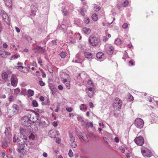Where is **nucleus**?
I'll return each instance as SVG.
<instances>
[{"label":"nucleus","mask_w":158,"mask_h":158,"mask_svg":"<svg viewBox=\"0 0 158 158\" xmlns=\"http://www.w3.org/2000/svg\"><path fill=\"white\" fill-rule=\"evenodd\" d=\"M31 117L30 114L23 117L21 118L22 124L27 127L31 126L32 124L34 123V121Z\"/></svg>","instance_id":"nucleus-1"},{"label":"nucleus","mask_w":158,"mask_h":158,"mask_svg":"<svg viewBox=\"0 0 158 158\" xmlns=\"http://www.w3.org/2000/svg\"><path fill=\"white\" fill-rule=\"evenodd\" d=\"M89 42L90 45L93 46H99L101 44L100 39L96 37L90 36L89 38Z\"/></svg>","instance_id":"nucleus-2"},{"label":"nucleus","mask_w":158,"mask_h":158,"mask_svg":"<svg viewBox=\"0 0 158 158\" xmlns=\"http://www.w3.org/2000/svg\"><path fill=\"white\" fill-rule=\"evenodd\" d=\"M19 111V106L16 104H14L12 106V110L9 109L8 110V115L11 117L15 114H17Z\"/></svg>","instance_id":"nucleus-3"},{"label":"nucleus","mask_w":158,"mask_h":158,"mask_svg":"<svg viewBox=\"0 0 158 158\" xmlns=\"http://www.w3.org/2000/svg\"><path fill=\"white\" fill-rule=\"evenodd\" d=\"M49 124V121L46 118H41L40 121L36 122V125L43 126L44 127H46L48 126Z\"/></svg>","instance_id":"nucleus-4"},{"label":"nucleus","mask_w":158,"mask_h":158,"mask_svg":"<svg viewBox=\"0 0 158 158\" xmlns=\"http://www.w3.org/2000/svg\"><path fill=\"white\" fill-rule=\"evenodd\" d=\"M122 101L118 98H116L113 104V106L115 110L119 111L122 105Z\"/></svg>","instance_id":"nucleus-5"},{"label":"nucleus","mask_w":158,"mask_h":158,"mask_svg":"<svg viewBox=\"0 0 158 158\" xmlns=\"http://www.w3.org/2000/svg\"><path fill=\"white\" fill-rule=\"evenodd\" d=\"M134 124L136 127L141 129L143 127L144 122L141 118H137L135 120Z\"/></svg>","instance_id":"nucleus-6"},{"label":"nucleus","mask_w":158,"mask_h":158,"mask_svg":"<svg viewBox=\"0 0 158 158\" xmlns=\"http://www.w3.org/2000/svg\"><path fill=\"white\" fill-rule=\"evenodd\" d=\"M10 82L11 85L15 87L17 86L18 81L17 76L15 75L12 74L11 75L10 78Z\"/></svg>","instance_id":"nucleus-7"},{"label":"nucleus","mask_w":158,"mask_h":158,"mask_svg":"<svg viewBox=\"0 0 158 158\" xmlns=\"http://www.w3.org/2000/svg\"><path fill=\"white\" fill-rule=\"evenodd\" d=\"M134 141L137 145L140 146L142 145L144 143V139L141 136L136 138Z\"/></svg>","instance_id":"nucleus-8"},{"label":"nucleus","mask_w":158,"mask_h":158,"mask_svg":"<svg viewBox=\"0 0 158 158\" xmlns=\"http://www.w3.org/2000/svg\"><path fill=\"white\" fill-rule=\"evenodd\" d=\"M34 52L35 53H43L45 51V48L41 46H38L34 47L33 48Z\"/></svg>","instance_id":"nucleus-9"},{"label":"nucleus","mask_w":158,"mask_h":158,"mask_svg":"<svg viewBox=\"0 0 158 158\" xmlns=\"http://www.w3.org/2000/svg\"><path fill=\"white\" fill-rule=\"evenodd\" d=\"M1 15L2 16L3 19L5 20L6 23L8 24H9L10 21L6 13L4 11L2 10L1 11Z\"/></svg>","instance_id":"nucleus-10"},{"label":"nucleus","mask_w":158,"mask_h":158,"mask_svg":"<svg viewBox=\"0 0 158 158\" xmlns=\"http://www.w3.org/2000/svg\"><path fill=\"white\" fill-rule=\"evenodd\" d=\"M141 153L145 157H150L152 156L151 152L148 150H142Z\"/></svg>","instance_id":"nucleus-11"},{"label":"nucleus","mask_w":158,"mask_h":158,"mask_svg":"<svg viewBox=\"0 0 158 158\" xmlns=\"http://www.w3.org/2000/svg\"><path fill=\"white\" fill-rule=\"evenodd\" d=\"M59 135V133L58 131L56 130H50V137L53 138H56V136Z\"/></svg>","instance_id":"nucleus-12"},{"label":"nucleus","mask_w":158,"mask_h":158,"mask_svg":"<svg viewBox=\"0 0 158 158\" xmlns=\"http://www.w3.org/2000/svg\"><path fill=\"white\" fill-rule=\"evenodd\" d=\"M24 140H26V138L23 139L22 138L21 139H19V141H18V146H19L20 147V148L21 149H23L24 147V145L25 144V142L24 141Z\"/></svg>","instance_id":"nucleus-13"},{"label":"nucleus","mask_w":158,"mask_h":158,"mask_svg":"<svg viewBox=\"0 0 158 158\" xmlns=\"http://www.w3.org/2000/svg\"><path fill=\"white\" fill-rule=\"evenodd\" d=\"M77 136L81 140H83L84 141H86V139H87V137L84 133H81L79 132L77 133Z\"/></svg>","instance_id":"nucleus-14"},{"label":"nucleus","mask_w":158,"mask_h":158,"mask_svg":"<svg viewBox=\"0 0 158 158\" xmlns=\"http://www.w3.org/2000/svg\"><path fill=\"white\" fill-rule=\"evenodd\" d=\"M113 47L111 46H108L106 48V51L107 54L109 55L112 54L113 52Z\"/></svg>","instance_id":"nucleus-15"},{"label":"nucleus","mask_w":158,"mask_h":158,"mask_svg":"<svg viewBox=\"0 0 158 158\" xmlns=\"http://www.w3.org/2000/svg\"><path fill=\"white\" fill-rule=\"evenodd\" d=\"M9 142V139L7 137L5 138L2 142V146L3 147H6L8 146V143Z\"/></svg>","instance_id":"nucleus-16"},{"label":"nucleus","mask_w":158,"mask_h":158,"mask_svg":"<svg viewBox=\"0 0 158 158\" xmlns=\"http://www.w3.org/2000/svg\"><path fill=\"white\" fill-rule=\"evenodd\" d=\"M1 76L2 80L6 81L8 78V75L6 72H3L1 73Z\"/></svg>","instance_id":"nucleus-17"},{"label":"nucleus","mask_w":158,"mask_h":158,"mask_svg":"<svg viewBox=\"0 0 158 158\" xmlns=\"http://www.w3.org/2000/svg\"><path fill=\"white\" fill-rule=\"evenodd\" d=\"M84 55L85 57L87 59L92 58L93 55L91 53L88 52H85L84 53Z\"/></svg>","instance_id":"nucleus-18"},{"label":"nucleus","mask_w":158,"mask_h":158,"mask_svg":"<svg viewBox=\"0 0 158 158\" xmlns=\"http://www.w3.org/2000/svg\"><path fill=\"white\" fill-rule=\"evenodd\" d=\"M96 57L99 59H104V54L102 52H98L96 54Z\"/></svg>","instance_id":"nucleus-19"},{"label":"nucleus","mask_w":158,"mask_h":158,"mask_svg":"<svg viewBox=\"0 0 158 158\" xmlns=\"http://www.w3.org/2000/svg\"><path fill=\"white\" fill-rule=\"evenodd\" d=\"M82 31L85 34L88 35L90 33L91 30L89 28L84 27L83 28Z\"/></svg>","instance_id":"nucleus-20"},{"label":"nucleus","mask_w":158,"mask_h":158,"mask_svg":"<svg viewBox=\"0 0 158 158\" xmlns=\"http://www.w3.org/2000/svg\"><path fill=\"white\" fill-rule=\"evenodd\" d=\"M5 4L7 7H10L12 6V0H5Z\"/></svg>","instance_id":"nucleus-21"},{"label":"nucleus","mask_w":158,"mask_h":158,"mask_svg":"<svg viewBox=\"0 0 158 158\" xmlns=\"http://www.w3.org/2000/svg\"><path fill=\"white\" fill-rule=\"evenodd\" d=\"M52 95L56 96V92L57 91V89L56 88H52L51 89Z\"/></svg>","instance_id":"nucleus-22"},{"label":"nucleus","mask_w":158,"mask_h":158,"mask_svg":"<svg viewBox=\"0 0 158 158\" xmlns=\"http://www.w3.org/2000/svg\"><path fill=\"white\" fill-rule=\"evenodd\" d=\"M59 29L61 30L64 33L65 32L67 29L66 26L63 24L60 26Z\"/></svg>","instance_id":"nucleus-23"},{"label":"nucleus","mask_w":158,"mask_h":158,"mask_svg":"<svg viewBox=\"0 0 158 158\" xmlns=\"http://www.w3.org/2000/svg\"><path fill=\"white\" fill-rule=\"evenodd\" d=\"M61 11L65 15H67L69 14V12L67 11V10L65 9L64 7L63 6L61 7Z\"/></svg>","instance_id":"nucleus-24"},{"label":"nucleus","mask_w":158,"mask_h":158,"mask_svg":"<svg viewBox=\"0 0 158 158\" xmlns=\"http://www.w3.org/2000/svg\"><path fill=\"white\" fill-rule=\"evenodd\" d=\"M80 109L81 110L85 111L87 109V107L84 104H81L80 106Z\"/></svg>","instance_id":"nucleus-25"},{"label":"nucleus","mask_w":158,"mask_h":158,"mask_svg":"<svg viewBox=\"0 0 158 158\" xmlns=\"http://www.w3.org/2000/svg\"><path fill=\"white\" fill-rule=\"evenodd\" d=\"M27 93L30 96H32L34 95V91L31 89H29L27 90Z\"/></svg>","instance_id":"nucleus-26"},{"label":"nucleus","mask_w":158,"mask_h":158,"mask_svg":"<svg viewBox=\"0 0 158 158\" xmlns=\"http://www.w3.org/2000/svg\"><path fill=\"white\" fill-rule=\"evenodd\" d=\"M121 40L119 39H116L114 41V43L117 45H119L122 43Z\"/></svg>","instance_id":"nucleus-27"},{"label":"nucleus","mask_w":158,"mask_h":158,"mask_svg":"<svg viewBox=\"0 0 158 158\" xmlns=\"http://www.w3.org/2000/svg\"><path fill=\"white\" fill-rule=\"evenodd\" d=\"M69 136L70 138V140L71 142H74L75 141V137L73 136V135L70 133H69Z\"/></svg>","instance_id":"nucleus-28"},{"label":"nucleus","mask_w":158,"mask_h":158,"mask_svg":"<svg viewBox=\"0 0 158 158\" xmlns=\"http://www.w3.org/2000/svg\"><path fill=\"white\" fill-rule=\"evenodd\" d=\"M31 105L33 107H37L38 106V103L35 100H34L32 101Z\"/></svg>","instance_id":"nucleus-29"},{"label":"nucleus","mask_w":158,"mask_h":158,"mask_svg":"<svg viewBox=\"0 0 158 158\" xmlns=\"http://www.w3.org/2000/svg\"><path fill=\"white\" fill-rule=\"evenodd\" d=\"M92 18L94 21H96L98 19L97 15L95 14H93L92 16Z\"/></svg>","instance_id":"nucleus-30"},{"label":"nucleus","mask_w":158,"mask_h":158,"mask_svg":"<svg viewBox=\"0 0 158 158\" xmlns=\"http://www.w3.org/2000/svg\"><path fill=\"white\" fill-rule=\"evenodd\" d=\"M21 71L24 73H26L29 72V69L27 67L22 66Z\"/></svg>","instance_id":"nucleus-31"},{"label":"nucleus","mask_w":158,"mask_h":158,"mask_svg":"<svg viewBox=\"0 0 158 158\" xmlns=\"http://www.w3.org/2000/svg\"><path fill=\"white\" fill-rule=\"evenodd\" d=\"M20 91V90L19 88H17L14 89V94L17 95Z\"/></svg>","instance_id":"nucleus-32"},{"label":"nucleus","mask_w":158,"mask_h":158,"mask_svg":"<svg viewBox=\"0 0 158 158\" xmlns=\"http://www.w3.org/2000/svg\"><path fill=\"white\" fill-rule=\"evenodd\" d=\"M86 127H92L93 126V124L92 122H88L86 124Z\"/></svg>","instance_id":"nucleus-33"},{"label":"nucleus","mask_w":158,"mask_h":158,"mask_svg":"<svg viewBox=\"0 0 158 158\" xmlns=\"http://www.w3.org/2000/svg\"><path fill=\"white\" fill-rule=\"evenodd\" d=\"M60 55L62 58H64L66 56V54L64 52H62L60 54Z\"/></svg>","instance_id":"nucleus-34"},{"label":"nucleus","mask_w":158,"mask_h":158,"mask_svg":"<svg viewBox=\"0 0 158 158\" xmlns=\"http://www.w3.org/2000/svg\"><path fill=\"white\" fill-rule=\"evenodd\" d=\"M70 145L73 148H76L77 146L76 143L75 141L74 142H71Z\"/></svg>","instance_id":"nucleus-35"},{"label":"nucleus","mask_w":158,"mask_h":158,"mask_svg":"<svg viewBox=\"0 0 158 158\" xmlns=\"http://www.w3.org/2000/svg\"><path fill=\"white\" fill-rule=\"evenodd\" d=\"M86 93L89 97L90 98H92L94 94L93 92H89L88 90H86Z\"/></svg>","instance_id":"nucleus-36"},{"label":"nucleus","mask_w":158,"mask_h":158,"mask_svg":"<svg viewBox=\"0 0 158 158\" xmlns=\"http://www.w3.org/2000/svg\"><path fill=\"white\" fill-rule=\"evenodd\" d=\"M20 130L21 134L22 135H23L24 137L25 135V130L23 128H21Z\"/></svg>","instance_id":"nucleus-37"},{"label":"nucleus","mask_w":158,"mask_h":158,"mask_svg":"<svg viewBox=\"0 0 158 158\" xmlns=\"http://www.w3.org/2000/svg\"><path fill=\"white\" fill-rule=\"evenodd\" d=\"M129 4V2L127 0L125 1L122 4V6H127Z\"/></svg>","instance_id":"nucleus-38"},{"label":"nucleus","mask_w":158,"mask_h":158,"mask_svg":"<svg viewBox=\"0 0 158 158\" xmlns=\"http://www.w3.org/2000/svg\"><path fill=\"white\" fill-rule=\"evenodd\" d=\"M19 139L18 137L16 138L15 135H14L13 138V142H18V141H19Z\"/></svg>","instance_id":"nucleus-39"},{"label":"nucleus","mask_w":158,"mask_h":158,"mask_svg":"<svg viewBox=\"0 0 158 158\" xmlns=\"http://www.w3.org/2000/svg\"><path fill=\"white\" fill-rule=\"evenodd\" d=\"M64 84L65 85L66 88L68 89L70 88V82H67V83H66Z\"/></svg>","instance_id":"nucleus-40"},{"label":"nucleus","mask_w":158,"mask_h":158,"mask_svg":"<svg viewBox=\"0 0 158 158\" xmlns=\"http://www.w3.org/2000/svg\"><path fill=\"white\" fill-rule=\"evenodd\" d=\"M26 39L29 42H31L32 40L31 38L29 36L27 35L26 36Z\"/></svg>","instance_id":"nucleus-41"},{"label":"nucleus","mask_w":158,"mask_h":158,"mask_svg":"<svg viewBox=\"0 0 158 158\" xmlns=\"http://www.w3.org/2000/svg\"><path fill=\"white\" fill-rule=\"evenodd\" d=\"M36 11V9L35 10H31V16H35V12Z\"/></svg>","instance_id":"nucleus-42"},{"label":"nucleus","mask_w":158,"mask_h":158,"mask_svg":"<svg viewBox=\"0 0 158 158\" xmlns=\"http://www.w3.org/2000/svg\"><path fill=\"white\" fill-rule=\"evenodd\" d=\"M68 154L69 156L70 157H72L73 156V153L72 152L71 149H70L68 153Z\"/></svg>","instance_id":"nucleus-43"},{"label":"nucleus","mask_w":158,"mask_h":158,"mask_svg":"<svg viewBox=\"0 0 158 158\" xmlns=\"http://www.w3.org/2000/svg\"><path fill=\"white\" fill-rule=\"evenodd\" d=\"M35 136L33 134H31L29 136V138L30 139H31L32 140L34 139Z\"/></svg>","instance_id":"nucleus-44"},{"label":"nucleus","mask_w":158,"mask_h":158,"mask_svg":"<svg viewBox=\"0 0 158 158\" xmlns=\"http://www.w3.org/2000/svg\"><path fill=\"white\" fill-rule=\"evenodd\" d=\"M31 10H35L37 9V6L36 5H31Z\"/></svg>","instance_id":"nucleus-45"},{"label":"nucleus","mask_w":158,"mask_h":158,"mask_svg":"<svg viewBox=\"0 0 158 158\" xmlns=\"http://www.w3.org/2000/svg\"><path fill=\"white\" fill-rule=\"evenodd\" d=\"M8 99L10 101V102L12 101L14 99V96H12V95L10 96L8 98Z\"/></svg>","instance_id":"nucleus-46"},{"label":"nucleus","mask_w":158,"mask_h":158,"mask_svg":"<svg viewBox=\"0 0 158 158\" xmlns=\"http://www.w3.org/2000/svg\"><path fill=\"white\" fill-rule=\"evenodd\" d=\"M94 8L96 11H98L100 10L101 8L99 6H96V7H94Z\"/></svg>","instance_id":"nucleus-47"},{"label":"nucleus","mask_w":158,"mask_h":158,"mask_svg":"<svg viewBox=\"0 0 158 158\" xmlns=\"http://www.w3.org/2000/svg\"><path fill=\"white\" fill-rule=\"evenodd\" d=\"M80 60H79L78 59H75L74 58L73 59V60H72V62H75L76 63H78L80 62Z\"/></svg>","instance_id":"nucleus-48"},{"label":"nucleus","mask_w":158,"mask_h":158,"mask_svg":"<svg viewBox=\"0 0 158 158\" xmlns=\"http://www.w3.org/2000/svg\"><path fill=\"white\" fill-rule=\"evenodd\" d=\"M22 66H16L15 67V68L19 69L20 71H22Z\"/></svg>","instance_id":"nucleus-49"},{"label":"nucleus","mask_w":158,"mask_h":158,"mask_svg":"<svg viewBox=\"0 0 158 158\" xmlns=\"http://www.w3.org/2000/svg\"><path fill=\"white\" fill-rule=\"evenodd\" d=\"M66 109V110L69 112H71L73 110V108L71 107H67Z\"/></svg>","instance_id":"nucleus-50"},{"label":"nucleus","mask_w":158,"mask_h":158,"mask_svg":"<svg viewBox=\"0 0 158 158\" xmlns=\"http://www.w3.org/2000/svg\"><path fill=\"white\" fill-rule=\"evenodd\" d=\"M80 55L79 53H77L76 55V57L75 58V59H78L79 60H81V59L80 57Z\"/></svg>","instance_id":"nucleus-51"},{"label":"nucleus","mask_w":158,"mask_h":158,"mask_svg":"<svg viewBox=\"0 0 158 158\" xmlns=\"http://www.w3.org/2000/svg\"><path fill=\"white\" fill-rule=\"evenodd\" d=\"M3 50L4 49H0V55L2 56V57L3 58H5V57L4 56H3L2 55L4 54L3 53Z\"/></svg>","instance_id":"nucleus-52"},{"label":"nucleus","mask_w":158,"mask_h":158,"mask_svg":"<svg viewBox=\"0 0 158 158\" xmlns=\"http://www.w3.org/2000/svg\"><path fill=\"white\" fill-rule=\"evenodd\" d=\"M57 40H53L52 41V44L53 45H57Z\"/></svg>","instance_id":"nucleus-53"},{"label":"nucleus","mask_w":158,"mask_h":158,"mask_svg":"<svg viewBox=\"0 0 158 158\" xmlns=\"http://www.w3.org/2000/svg\"><path fill=\"white\" fill-rule=\"evenodd\" d=\"M88 84H90L91 85V86H92L93 87H94V85H93V83L92 82V81L90 80H89L88 81Z\"/></svg>","instance_id":"nucleus-54"},{"label":"nucleus","mask_w":158,"mask_h":158,"mask_svg":"<svg viewBox=\"0 0 158 158\" xmlns=\"http://www.w3.org/2000/svg\"><path fill=\"white\" fill-rule=\"evenodd\" d=\"M84 22H85V23H86L87 24H88V23H89V22H90V20L89 19V18H87L85 19V20H84Z\"/></svg>","instance_id":"nucleus-55"},{"label":"nucleus","mask_w":158,"mask_h":158,"mask_svg":"<svg viewBox=\"0 0 158 158\" xmlns=\"http://www.w3.org/2000/svg\"><path fill=\"white\" fill-rule=\"evenodd\" d=\"M86 90H88L89 92H93L94 90H93L92 87H89L88 89H87Z\"/></svg>","instance_id":"nucleus-56"},{"label":"nucleus","mask_w":158,"mask_h":158,"mask_svg":"<svg viewBox=\"0 0 158 158\" xmlns=\"http://www.w3.org/2000/svg\"><path fill=\"white\" fill-rule=\"evenodd\" d=\"M30 66H36V63L35 61H33L32 63H30Z\"/></svg>","instance_id":"nucleus-57"},{"label":"nucleus","mask_w":158,"mask_h":158,"mask_svg":"<svg viewBox=\"0 0 158 158\" xmlns=\"http://www.w3.org/2000/svg\"><path fill=\"white\" fill-rule=\"evenodd\" d=\"M129 99L130 101H132L134 100L133 97L131 94H130Z\"/></svg>","instance_id":"nucleus-58"},{"label":"nucleus","mask_w":158,"mask_h":158,"mask_svg":"<svg viewBox=\"0 0 158 158\" xmlns=\"http://www.w3.org/2000/svg\"><path fill=\"white\" fill-rule=\"evenodd\" d=\"M128 24L127 23H125L123 24V28L126 29L128 27Z\"/></svg>","instance_id":"nucleus-59"},{"label":"nucleus","mask_w":158,"mask_h":158,"mask_svg":"<svg viewBox=\"0 0 158 158\" xmlns=\"http://www.w3.org/2000/svg\"><path fill=\"white\" fill-rule=\"evenodd\" d=\"M52 125L55 127H56L57 126V122L56 121H54L52 123Z\"/></svg>","instance_id":"nucleus-60"},{"label":"nucleus","mask_w":158,"mask_h":158,"mask_svg":"<svg viewBox=\"0 0 158 158\" xmlns=\"http://www.w3.org/2000/svg\"><path fill=\"white\" fill-rule=\"evenodd\" d=\"M76 42V40L74 39H71L69 42L70 44H74Z\"/></svg>","instance_id":"nucleus-61"},{"label":"nucleus","mask_w":158,"mask_h":158,"mask_svg":"<svg viewBox=\"0 0 158 158\" xmlns=\"http://www.w3.org/2000/svg\"><path fill=\"white\" fill-rule=\"evenodd\" d=\"M39 84L41 86H43L44 85V83L41 81H39Z\"/></svg>","instance_id":"nucleus-62"},{"label":"nucleus","mask_w":158,"mask_h":158,"mask_svg":"<svg viewBox=\"0 0 158 158\" xmlns=\"http://www.w3.org/2000/svg\"><path fill=\"white\" fill-rule=\"evenodd\" d=\"M3 53L6 55H10V53L5 51L4 50H3Z\"/></svg>","instance_id":"nucleus-63"},{"label":"nucleus","mask_w":158,"mask_h":158,"mask_svg":"<svg viewBox=\"0 0 158 158\" xmlns=\"http://www.w3.org/2000/svg\"><path fill=\"white\" fill-rule=\"evenodd\" d=\"M94 135H95L92 133H90L88 134V136L91 138H93L94 137Z\"/></svg>","instance_id":"nucleus-64"}]
</instances>
